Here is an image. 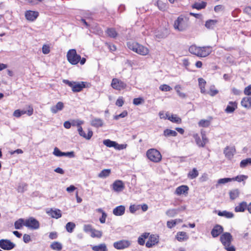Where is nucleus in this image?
I'll return each mask as SVG.
<instances>
[{
    "instance_id": "f257e3e1",
    "label": "nucleus",
    "mask_w": 251,
    "mask_h": 251,
    "mask_svg": "<svg viewBox=\"0 0 251 251\" xmlns=\"http://www.w3.org/2000/svg\"><path fill=\"white\" fill-rule=\"evenodd\" d=\"M68 61L73 65H77L79 62L82 65L86 62V58H81V56L78 54L75 49H70L67 52L66 55Z\"/></svg>"
},
{
    "instance_id": "f03ea898",
    "label": "nucleus",
    "mask_w": 251,
    "mask_h": 251,
    "mask_svg": "<svg viewBox=\"0 0 251 251\" xmlns=\"http://www.w3.org/2000/svg\"><path fill=\"white\" fill-rule=\"evenodd\" d=\"M189 18L184 15H179L175 20L173 27L176 30L183 31L189 26Z\"/></svg>"
},
{
    "instance_id": "7ed1b4c3",
    "label": "nucleus",
    "mask_w": 251,
    "mask_h": 251,
    "mask_svg": "<svg viewBox=\"0 0 251 251\" xmlns=\"http://www.w3.org/2000/svg\"><path fill=\"white\" fill-rule=\"evenodd\" d=\"M220 240L227 251H236L235 247L231 244L233 238L229 232L223 233L220 236Z\"/></svg>"
},
{
    "instance_id": "20e7f679",
    "label": "nucleus",
    "mask_w": 251,
    "mask_h": 251,
    "mask_svg": "<svg viewBox=\"0 0 251 251\" xmlns=\"http://www.w3.org/2000/svg\"><path fill=\"white\" fill-rule=\"evenodd\" d=\"M63 82L71 87L74 93L81 92L83 88H88L90 86L89 83L85 81H70L67 79H63Z\"/></svg>"
},
{
    "instance_id": "39448f33",
    "label": "nucleus",
    "mask_w": 251,
    "mask_h": 251,
    "mask_svg": "<svg viewBox=\"0 0 251 251\" xmlns=\"http://www.w3.org/2000/svg\"><path fill=\"white\" fill-rule=\"evenodd\" d=\"M127 46L130 50L141 55H146L149 52V50L147 47L134 41H129Z\"/></svg>"
},
{
    "instance_id": "423d86ee",
    "label": "nucleus",
    "mask_w": 251,
    "mask_h": 251,
    "mask_svg": "<svg viewBox=\"0 0 251 251\" xmlns=\"http://www.w3.org/2000/svg\"><path fill=\"white\" fill-rule=\"evenodd\" d=\"M146 156L149 160L153 163H159L162 159L160 152L156 149L151 148L146 151Z\"/></svg>"
},
{
    "instance_id": "0eeeda50",
    "label": "nucleus",
    "mask_w": 251,
    "mask_h": 251,
    "mask_svg": "<svg viewBox=\"0 0 251 251\" xmlns=\"http://www.w3.org/2000/svg\"><path fill=\"white\" fill-rule=\"evenodd\" d=\"M111 86L116 90L121 91L126 88L127 84L120 79L114 78L112 80Z\"/></svg>"
},
{
    "instance_id": "6e6552de",
    "label": "nucleus",
    "mask_w": 251,
    "mask_h": 251,
    "mask_svg": "<svg viewBox=\"0 0 251 251\" xmlns=\"http://www.w3.org/2000/svg\"><path fill=\"white\" fill-rule=\"evenodd\" d=\"M25 226L29 229H37L40 227V224L36 219L33 217H29L25 220Z\"/></svg>"
},
{
    "instance_id": "1a4fd4ad",
    "label": "nucleus",
    "mask_w": 251,
    "mask_h": 251,
    "mask_svg": "<svg viewBox=\"0 0 251 251\" xmlns=\"http://www.w3.org/2000/svg\"><path fill=\"white\" fill-rule=\"evenodd\" d=\"M83 124V122L78 121L77 123L76 126L78 127V131L80 136L83 137L87 140H90L93 136V132L92 130L89 129L87 134H86L83 130L82 127L81 125Z\"/></svg>"
},
{
    "instance_id": "9d476101",
    "label": "nucleus",
    "mask_w": 251,
    "mask_h": 251,
    "mask_svg": "<svg viewBox=\"0 0 251 251\" xmlns=\"http://www.w3.org/2000/svg\"><path fill=\"white\" fill-rule=\"evenodd\" d=\"M131 245V242L128 240H121L113 244L114 247L117 250H121L128 248Z\"/></svg>"
},
{
    "instance_id": "9b49d317",
    "label": "nucleus",
    "mask_w": 251,
    "mask_h": 251,
    "mask_svg": "<svg viewBox=\"0 0 251 251\" xmlns=\"http://www.w3.org/2000/svg\"><path fill=\"white\" fill-rule=\"evenodd\" d=\"M15 247V244L8 239L0 240V248L4 250H10Z\"/></svg>"
},
{
    "instance_id": "f8f14e48",
    "label": "nucleus",
    "mask_w": 251,
    "mask_h": 251,
    "mask_svg": "<svg viewBox=\"0 0 251 251\" xmlns=\"http://www.w3.org/2000/svg\"><path fill=\"white\" fill-rule=\"evenodd\" d=\"M199 57H206L212 51V47L210 46L200 47Z\"/></svg>"
},
{
    "instance_id": "ddd939ff",
    "label": "nucleus",
    "mask_w": 251,
    "mask_h": 251,
    "mask_svg": "<svg viewBox=\"0 0 251 251\" xmlns=\"http://www.w3.org/2000/svg\"><path fill=\"white\" fill-rule=\"evenodd\" d=\"M159 242V237L154 234H151L149 236V239L146 243V246L150 248L157 244Z\"/></svg>"
},
{
    "instance_id": "4468645a",
    "label": "nucleus",
    "mask_w": 251,
    "mask_h": 251,
    "mask_svg": "<svg viewBox=\"0 0 251 251\" xmlns=\"http://www.w3.org/2000/svg\"><path fill=\"white\" fill-rule=\"evenodd\" d=\"M39 13L37 11L27 10L25 12V17L27 21H34L38 17Z\"/></svg>"
},
{
    "instance_id": "2eb2a0df",
    "label": "nucleus",
    "mask_w": 251,
    "mask_h": 251,
    "mask_svg": "<svg viewBox=\"0 0 251 251\" xmlns=\"http://www.w3.org/2000/svg\"><path fill=\"white\" fill-rule=\"evenodd\" d=\"M112 189L116 192H121L125 189V184L123 181L116 180L112 184Z\"/></svg>"
},
{
    "instance_id": "dca6fc26",
    "label": "nucleus",
    "mask_w": 251,
    "mask_h": 251,
    "mask_svg": "<svg viewBox=\"0 0 251 251\" xmlns=\"http://www.w3.org/2000/svg\"><path fill=\"white\" fill-rule=\"evenodd\" d=\"M224 230L223 226L219 225H216L211 231V234L213 238H216L222 234Z\"/></svg>"
},
{
    "instance_id": "f3484780",
    "label": "nucleus",
    "mask_w": 251,
    "mask_h": 251,
    "mask_svg": "<svg viewBox=\"0 0 251 251\" xmlns=\"http://www.w3.org/2000/svg\"><path fill=\"white\" fill-rule=\"evenodd\" d=\"M47 213L53 218L58 219L62 216L61 210L58 209H53L50 208L47 211Z\"/></svg>"
},
{
    "instance_id": "a211bd4d",
    "label": "nucleus",
    "mask_w": 251,
    "mask_h": 251,
    "mask_svg": "<svg viewBox=\"0 0 251 251\" xmlns=\"http://www.w3.org/2000/svg\"><path fill=\"white\" fill-rule=\"evenodd\" d=\"M189 187L187 185H182L177 187L175 191V194L177 195H181L183 194L186 195L188 194Z\"/></svg>"
},
{
    "instance_id": "6ab92c4d",
    "label": "nucleus",
    "mask_w": 251,
    "mask_h": 251,
    "mask_svg": "<svg viewBox=\"0 0 251 251\" xmlns=\"http://www.w3.org/2000/svg\"><path fill=\"white\" fill-rule=\"evenodd\" d=\"M235 152V149L234 148H229L226 147L224 151V153L226 157L228 159H231L234 155Z\"/></svg>"
},
{
    "instance_id": "aec40b11",
    "label": "nucleus",
    "mask_w": 251,
    "mask_h": 251,
    "mask_svg": "<svg viewBox=\"0 0 251 251\" xmlns=\"http://www.w3.org/2000/svg\"><path fill=\"white\" fill-rule=\"evenodd\" d=\"M237 108V102L236 101H229L226 106L225 112L227 113H233Z\"/></svg>"
},
{
    "instance_id": "412c9836",
    "label": "nucleus",
    "mask_w": 251,
    "mask_h": 251,
    "mask_svg": "<svg viewBox=\"0 0 251 251\" xmlns=\"http://www.w3.org/2000/svg\"><path fill=\"white\" fill-rule=\"evenodd\" d=\"M166 115L167 116V119L172 123L177 124H180L182 123L181 119L176 115L172 114L170 115L168 113H166Z\"/></svg>"
},
{
    "instance_id": "4be33fe9",
    "label": "nucleus",
    "mask_w": 251,
    "mask_h": 251,
    "mask_svg": "<svg viewBox=\"0 0 251 251\" xmlns=\"http://www.w3.org/2000/svg\"><path fill=\"white\" fill-rule=\"evenodd\" d=\"M199 86L201 90V93L203 94H206V90L205 89V86L206 84V81L201 77L198 78Z\"/></svg>"
},
{
    "instance_id": "5701e85b",
    "label": "nucleus",
    "mask_w": 251,
    "mask_h": 251,
    "mask_svg": "<svg viewBox=\"0 0 251 251\" xmlns=\"http://www.w3.org/2000/svg\"><path fill=\"white\" fill-rule=\"evenodd\" d=\"M176 238L179 242H183L187 240L189 237L186 232L179 231L177 233Z\"/></svg>"
},
{
    "instance_id": "b1692460",
    "label": "nucleus",
    "mask_w": 251,
    "mask_h": 251,
    "mask_svg": "<svg viewBox=\"0 0 251 251\" xmlns=\"http://www.w3.org/2000/svg\"><path fill=\"white\" fill-rule=\"evenodd\" d=\"M125 207L123 205H120L115 207L113 213L116 216H121L125 213Z\"/></svg>"
},
{
    "instance_id": "393cba45",
    "label": "nucleus",
    "mask_w": 251,
    "mask_h": 251,
    "mask_svg": "<svg viewBox=\"0 0 251 251\" xmlns=\"http://www.w3.org/2000/svg\"><path fill=\"white\" fill-rule=\"evenodd\" d=\"M158 8L162 11H165L168 8V5L167 2H163L161 0H158L155 4Z\"/></svg>"
},
{
    "instance_id": "a878e982",
    "label": "nucleus",
    "mask_w": 251,
    "mask_h": 251,
    "mask_svg": "<svg viewBox=\"0 0 251 251\" xmlns=\"http://www.w3.org/2000/svg\"><path fill=\"white\" fill-rule=\"evenodd\" d=\"M218 21L217 20H208L205 22V26L209 29H213L216 26Z\"/></svg>"
},
{
    "instance_id": "bb28decb",
    "label": "nucleus",
    "mask_w": 251,
    "mask_h": 251,
    "mask_svg": "<svg viewBox=\"0 0 251 251\" xmlns=\"http://www.w3.org/2000/svg\"><path fill=\"white\" fill-rule=\"evenodd\" d=\"M64 108V104L61 101H59L57 104L51 107L50 110L53 114L56 113L58 111H60Z\"/></svg>"
},
{
    "instance_id": "cd10ccee",
    "label": "nucleus",
    "mask_w": 251,
    "mask_h": 251,
    "mask_svg": "<svg viewBox=\"0 0 251 251\" xmlns=\"http://www.w3.org/2000/svg\"><path fill=\"white\" fill-rule=\"evenodd\" d=\"M105 33L108 37L112 38H116L118 35V32L114 28H108Z\"/></svg>"
},
{
    "instance_id": "c85d7f7f",
    "label": "nucleus",
    "mask_w": 251,
    "mask_h": 251,
    "mask_svg": "<svg viewBox=\"0 0 251 251\" xmlns=\"http://www.w3.org/2000/svg\"><path fill=\"white\" fill-rule=\"evenodd\" d=\"M241 104L242 106L250 108L251 107V97L243 98L241 100Z\"/></svg>"
},
{
    "instance_id": "c756f323",
    "label": "nucleus",
    "mask_w": 251,
    "mask_h": 251,
    "mask_svg": "<svg viewBox=\"0 0 251 251\" xmlns=\"http://www.w3.org/2000/svg\"><path fill=\"white\" fill-rule=\"evenodd\" d=\"M188 50L190 53L191 54L195 55L198 57L199 56V50H200V47L197 46L195 45H191L188 49Z\"/></svg>"
},
{
    "instance_id": "7c9ffc66",
    "label": "nucleus",
    "mask_w": 251,
    "mask_h": 251,
    "mask_svg": "<svg viewBox=\"0 0 251 251\" xmlns=\"http://www.w3.org/2000/svg\"><path fill=\"white\" fill-rule=\"evenodd\" d=\"M150 233L145 232L141 234L138 238V243L141 245L143 246L145 243V240L149 237Z\"/></svg>"
},
{
    "instance_id": "2f4dec72",
    "label": "nucleus",
    "mask_w": 251,
    "mask_h": 251,
    "mask_svg": "<svg viewBox=\"0 0 251 251\" xmlns=\"http://www.w3.org/2000/svg\"><path fill=\"white\" fill-rule=\"evenodd\" d=\"M247 208V203L245 201H242L235 207V211L236 212H244Z\"/></svg>"
},
{
    "instance_id": "473e14b6",
    "label": "nucleus",
    "mask_w": 251,
    "mask_h": 251,
    "mask_svg": "<svg viewBox=\"0 0 251 251\" xmlns=\"http://www.w3.org/2000/svg\"><path fill=\"white\" fill-rule=\"evenodd\" d=\"M91 125L94 127L98 128L103 126V122L100 118H94L91 121Z\"/></svg>"
},
{
    "instance_id": "72a5a7b5",
    "label": "nucleus",
    "mask_w": 251,
    "mask_h": 251,
    "mask_svg": "<svg viewBox=\"0 0 251 251\" xmlns=\"http://www.w3.org/2000/svg\"><path fill=\"white\" fill-rule=\"evenodd\" d=\"M218 215L219 216L225 217L227 219H230L234 217V214L232 212H228L226 210L223 211H219L218 212Z\"/></svg>"
},
{
    "instance_id": "f704fd0d",
    "label": "nucleus",
    "mask_w": 251,
    "mask_h": 251,
    "mask_svg": "<svg viewBox=\"0 0 251 251\" xmlns=\"http://www.w3.org/2000/svg\"><path fill=\"white\" fill-rule=\"evenodd\" d=\"M177 135V133L175 130L170 129H166L163 131V135L166 137L170 136L176 137Z\"/></svg>"
},
{
    "instance_id": "c9c22d12",
    "label": "nucleus",
    "mask_w": 251,
    "mask_h": 251,
    "mask_svg": "<svg viewBox=\"0 0 251 251\" xmlns=\"http://www.w3.org/2000/svg\"><path fill=\"white\" fill-rule=\"evenodd\" d=\"M212 118L211 117H210L209 120H201L198 123L199 126L203 127H207L209 126L210 125L211 120H212Z\"/></svg>"
},
{
    "instance_id": "e433bc0d",
    "label": "nucleus",
    "mask_w": 251,
    "mask_h": 251,
    "mask_svg": "<svg viewBox=\"0 0 251 251\" xmlns=\"http://www.w3.org/2000/svg\"><path fill=\"white\" fill-rule=\"evenodd\" d=\"M219 93V91L216 88L215 86L212 85L210 86L209 90L206 91V93L211 97H214Z\"/></svg>"
},
{
    "instance_id": "4c0bfd02",
    "label": "nucleus",
    "mask_w": 251,
    "mask_h": 251,
    "mask_svg": "<svg viewBox=\"0 0 251 251\" xmlns=\"http://www.w3.org/2000/svg\"><path fill=\"white\" fill-rule=\"evenodd\" d=\"M94 251H107L106 246L105 244H101L94 246L92 248Z\"/></svg>"
},
{
    "instance_id": "58836bf2",
    "label": "nucleus",
    "mask_w": 251,
    "mask_h": 251,
    "mask_svg": "<svg viewBox=\"0 0 251 251\" xmlns=\"http://www.w3.org/2000/svg\"><path fill=\"white\" fill-rule=\"evenodd\" d=\"M206 6V2L204 1H201V2H195L192 5V7L193 9H196L197 10H201L204 9Z\"/></svg>"
},
{
    "instance_id": "ea45409f",
    "label": "nucleus",
    "mask_w": 251,
    "mask_h": 251,
    "mask_svg": "<svg viewBox=\"0 0 251 251\" xmlns=\"http://www.w3.org/2000/svg\"><path fill=\"white\" fill-rule=\"evenodd\" d=\"M24 226H25V220L22 218L17 220L14 223L15 228L17 229L22 228Z\"/></svg>"
},
{
    "instance_id": "a19ab883",
    "label": "nucleus",
    "mask_w": 251,
    "mask_h": 251,
    "mask_svg": "<svg viewBox=\"0 0 251 251\" xmlns=\"http://www.w3.org/2000/svg\"><path fill=\"white\" fill-rule=\"evenodd\" d=\"M50 248L53 250L60 251L62 249V245L60 243L55 241L50 245Z\"/></svg>"
},
{
    "instance_id": "79ce46f5",
    "label": "nucleus",
    "mask_w": 251,
    "mask_h": 251,
    "mask_svg": "<svg viewBox=\"0 0 251 251\" xmlns=\"http://www.w3.org/2000/svg\"><path fill=\"white\" fill-rule=\"evenodd\" d=\"M199 175V172L196 168H193L192 171H190L188 174V177L190 179H194L197 177Z\"/></svg>"
},
{
    "instance_id": "37998d69",
    "label": "nucleus",
    "mask_w": 251,
    "mask_h": 251,
    "mask_svg": "<svg viewBox=\"0 0 251 251\" xmlns=\"http://www.w3.org/2000/svg\"><path fill=\"white\" fill-rule=\"evenodd\" d=\"M239 191L238 189H233L229 192V197L230 199L235 200L239 196Z\"/></svg>"
},
{
    "instance_id": "c03bdc74",
    "label": "nucleus",
    "mask_w": 251,
    "mask_h": 251,
    "mask_svg": "<svg viewBox=\"0 0 251 251\" xmlns=\"http://www.w3.org/2000/svg\"><path fill=\"white\" fill-rule=\"evenodd\" d=\"M116 143V142L111 141L110 139H106L103 141V144L109 148L113 147L114 148H115Z\"/></svg>"
},
{
    "instance_id": "a18cd8bd",
    "label": "nucleus",
    "mask_w": 251,
    "mask_h": 251,
    "mask_svg": "<svg viewBox=\"0 0 251 251\" xmlns=\"http://www.w3.org/2000/svg\"><path fill=\"white\" fill-rule=\"evenodd\" d=\"M111 173L110 169H104L102 170L100 173L98 175V176L100 178H104L108 176Z\"/></svg>"
},
{
    "instance_id": "49530a36",
    "label": "nucleus",
    "mask_w": 251,
    "mask_h": 251,
    "mask_svg": "<svg viewBox=\"0 0 251 251\" xmlns=\"http://www.w3.org/2000/svg\"><path fill=\"white\" fill-rule=\"evenodd\" d=\"M27 110H20L21 115L26 114L28 116H31L33 114V108L31 105L28 106Z\"/></svg>"
},
{
    "instance_id": "de8ad7c7",
    "label": "nucleus",
    "mask_w": 251,
    "mask_h": 251,
    "mask_svg": "<svg viewBox=\"0 0 251 251\" xmlns=\"http://www.w3.org/2000/svg\"><path fill=\"white\" fill-rule=\"evenodd\" d=\"M201 132L202 137V140H201V142L202 143L201 147H204L206 144L208 142V140L206 137L205 131L201 130Z\"/></svg>"
},
{
    "instance_id": "09e8293b",
    "label": "nucleus",
    "mask_w": 251,
    "mask_h": 251,
    "mask_svg": "<svg viewBox=\"0 0 251 251\" xmlns=\"http://www.w3.org/2000/svg\"><path fill=\"white\" fill-rule=\"evenodd\" d=\"M91 236L93 238H100L102 236V232L93 228L91 232Z\"/></svg>"
},
{
    "instance_id": "8fccbe9b",
    "label": "nucleus",
    "mask_w": 251,
    "mask_h": 251,
    "mask_svg": "<svg viewBox=\"0 0 251 251\" xmlns=\"http://www.w3.org/2000/svg\"><path fill=\"white\" fill-rule=\"evenodd\" d=\"M75 226V223L69 222L66 225V229L68 232L72 233Z\"/></svg>"
},
{
    "instance_id": "3c124183",
    "label": "nucleus",
    "mask_w": 251,
    "mask_h": 251,
    "mask_svg": "<svg viewBox=\"0 0 251 251\" xmlns=\"http://www.w3.org/2000/svg\"><path fill=\"white\" fill-rule=\"evenodd\" d=\"M251 164V158H248L246 159L242 160L240 163V166L241 168H245L249 164Z\"/></svg>"
},
{
    "instance_id": "603ef678",
    "label": "nucleus",
    "mask_w": 251,
    "mask_h": 251,
    "mask_svg": "<svg viewBox=\"0 0 251 251\" xmlns=\"http://www.w3.org/2000/svg\"><path fill=\"white\" fill-rule=\"evenodd\" d=\"M248 176L245 175L237 176L235 177H232V181H237L238 182H241L247 178Z\"/></svg>"
},
{
    "instance_id": "864d4df0",
    "label": "nucleus",
    "mask_w": 251,
    "mask_h": 251,
    "mask_svg": "<svg viewBox=\"0 0 251 251\" xmlns=\"http://www.w3.org/2000/svg\"><path fill=\"white\" fill-rule=\"evenodd\" d=\"M177 94L181 98H185L186 97V95L185 93L181 92L180 91V89H181V86L179 85H176L175 87Z\"/></svg>"
},
{
    "instance_id": "5fc2aeb1",
    "label": "nucleus",
    "mask_w": 251,
    "mask_h": 251,
    "mask_svg": "<svg viewBox=\"0 0 251 251\" xmlns=\"http://www.w3.org/2000/svg\"><path fill=\"white\" fill-rule=\"evenodd\" d=\"M193 137L195 139V142L197 145L200 147H201L202 143L201 142V138L198 133H194L193 134Z\"/></svg>"
},
{
    "instance_id": "6e6d98bb",
    "label": "nucleus",
    "mask_w": 251,
    "mask_h": 251,
    "mask_svg": "<svg viewBox=\"0 0 251 251\" xmlns=\"http://www.w3.org/2000/svg\"><path fill=\"white\" fill-rule=\"evenodd\" d=\"M144 102V100L142 98H134L133 100V103L135 105H138Z\"/></svg>"
},
{
    "instance_id": "4d7b16f0",
    "label": "nucleus",
    "mask_w": 251,
    "mask_h": 251,
    "mask_svg": "<svg viewBox=\"0 0 251 251\" xmlns=\"http://www.w3.org/2000/svg\"><path fill=\"white\" fill-rule=\"evenodd\" d=\"M159 89L160 90H161L162 91H165V92H167V91H171L172 89V88L168 85H167V84H162V85H161L160 86H159Z\"/></svg>"
},
{
    "instance_id": "13d9d810",
    "label": "nucleus",
    "mask_w": 251,
    "mask_h": 251,
    "mask_svg": "<svg viewBox=\"0 0 251 251\" xmlns=\"http://www.w3.org/2000/svg\"><path fill=\"white\" fill-rule=\"evenodd\" d=\"M50 46L49 45L44 44L42 47V52L47 54L50 52Z\"/></svg>"
},
{
    "instance_id": "bf43d9fd",
    "label": "nucleus",
    "mask_w": 251,
    "mask_h": 251,
    "mask_svg": "<svg viewBox=\"0 0 251 251\" xmlns=\"http://www.w3.org/2000/svg\"><path fill=\"white\" fill-rule=\"evenodd\" d=\"M115 104L119 107H122L124 104V98L122 97H119L117 100Z\"/></svg>"
},
{
    "instance_id": "052dcab7",
    "label": "nucleus",
    "mask_w": 251,
    "mask_h": 251,
    "mask_svg": "<svg viewBox=\"0 0 251 251\" xmlns=\"http://www.w3.org/2000/svg\"><path fill=\"white\" fill-rule=\"evenodd\" d=\"M105 45L107 46L111 51H115L117 50L116 46L113 44L105 43Z\"/></svg>"
},
{
    "instance_id": "680f3d73",
    "label": "nucleus",
    "mask_w": 251,
    "mask_h": 251,
    "mask_svg": "<svg viewBox=\"0 0 251 251\" xmlns=\"http://www.w3.org/2000/svg\"><path fill=\"white\" fill-rule=\"evenodd\" d=\"M62 153H63V152L60 151V150L58 148L55 147L54 149L53 154L54 155H55L56 156H58V157L62 156Z\"/></svg>"
},
{
    "instance_id": "e2e57ef3",
    "label": "nucleus",
    "mask_w": 251,
    "mask_h": 251,
    "mask_svg": "<svg viewBox=\"0 0 251 251\" xmlns=\"http://www.w3.org/2000/svg\"><path fill=\"white\" fill-rule=\"evenodd\" d=\"M139 205H136L133 204L130 206L129 210L130 212L133 213L139 209Z\"/></svg>"
},
{
    "instance_id": "0e129e2a",
    "label": "nucleus",
    "mask_w": 251,
    "mask_h": 251,
    "mask_svg": "<svg viewBox=\"0 0 251 251\" xmlns=\"http://www.w3.org/2000/svg\"><path fill=\"white\" fill-rule=\"evenodd\" d=\"M83 229L84 231L86 232H91L92 230L93 229V228L92 227V226L91 225H85L84 226Z\"/></svg>"
},
{
    "instance_id": "69168bd1",
    "label": "nucleus",
    "mask_w": 251,
    "mask_h": 251,
    "mask_svg": "<svg viewBox=\"0 0 251 251\" xmlns=\"http://www.w3.org/2000/svg\"><path fill=\"white\" fill-rule=\"evenodd\" d=\"M127 147V145L126 144H119L116 143V146L115 147V149L118 150H121L123 149H125Z\"/></svg>"
},
{
    "instance_id": "338daca9",
    "label": "nucleus",
    "mask_w": 251,
    "mask_h": 251,
    "mask_svg": "<svg viewBox=\"0 0 251 251\" xmlns=\"http://www.w3.org/2000/svg\"><path fill=\"white\" fill-rule=\"evenodd\" d=\"M23 241L25 243H28L31 241V237L27 234H25L23 235Z\"/></svg>"
},
{
    "instance_id": "774afa93",
    "label": "nucleus",
    "mask_w": 251,
    "mask_h": 251,
    "mask_svg": "<svg viewBox=\"0 0 251 251\" xmlns=\"http://www.w3.org/2000/svg\"><path fill=\"white\" fill-rule=\"evenodd\" d=\"M245 95H251V85L246 87L244 91Z\"/></svg>"
}]
</instances>
